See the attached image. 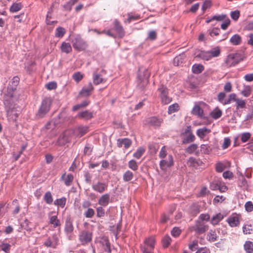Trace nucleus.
<instances>
[{"mask_svg": "<svg viewBox=\"0 0 253 253\" xmlns=\"http://www.w3.org/2000/svg\"><path fill=\"white\" fill-rule=\"evenodd\" d=\"M150 74L147 70H144L142 74L139 71L137 78V84L139 87L144 89L149 82Z\"/></svg>", "mask_w": 253, "mask_h": 253, "instance_id": "4", "label": "nucleus"}, {"mask_svg": "<svg viewBox=\"0 0 253 253\" xmlns=\"http://www.w3.org/2000/svg\"><path fill=\"white\" fill-rule=\"evenodd\" d=\"M174 165L173 157L169 154L165 159H161L160 162V167L162 170H166L168 168H170Z\"/></svg>", "mask_w": 253, "mask_h": 253, "instance_id": "7", "label": "nucleus"}, {"mask_svg": "<svg viewBox=\"0 0 253 253\" xmlns=\"http://www.w3.org/2000/svg\"><path fill=\"white\" fill-rule=\"evenodd\" d=\"M227 17V15L225 14H222L220 15H215L212 16V19L214 20H216V21L220 22L223 21L224 20L226 19Z\"/></svg>", "mask_w": 253, "mask_h": 253, "instance_id": "53", "label": "nucleus"}, {"mask_svg": "<svg viewBox=\"0 0 253 253\" xmlns=\"http://www.w3.org/2000/svg\"><path fill=\"white\" fill-rule=\"evenodd\" d=\"M241 216L237 214H233L229 216L227 219V222L231 227H236L240 224V219Z\"/></svg>", "mask_w": 253, "mask_h": 253, "instance_id": "13", "label": "nucleus"}, {"mask_svg": "<svg viewBox=\"0 0 253 253\" xmlns=\"http://www.w3.org/2000/svg\"><path fill=\"white\" fill-rule=\"evenodd\" d=\"M157 37V33L155 31H150L148 33V39L151 41H154L156 39Z\"/></svg>", "mask_w": 253, "mask_h": 253, "instance_id": "63", "label": "nucleus"}, {"mask_svg": "<svg viewBox=\"0 0 253 253\" xmlns=\"http://www.w3.org/2000/svg\"><path fill=\"white\" fill-rule=\"evenodd\" d=\"M95 214V212L93 209L91 208H88L87 211L84 213V215L86 218H92Z\"/></svg>", "mask_w": 253, "mask_h": 253, "instance_id": "60", "label": "nucleus"}, {"mask_svg": "<svg viewBox=\"0 0 253 253\" xmlns=\"http://www.w3.org/2000/svg\"><path fill=\"white\" fill-rule=\"evenodd\" d=\"M208 32L211 37L217 36L219 34L220 29L218 28H213L209 29Z\"/></svg>", "mask_w": 253, "mask_h": 253, "instance_id": "55", "label": "nucleus"}, {"mask_svg": "<svg viewBox=\"0 0 253 253\" xmlns=\"http://www.w3.org/2000/svg\"><path fill=\"white\" fill-rule=\"evenodd\" d=\"M106 79L101 77V75L97 73H94L93 75V83L95 85H98L101 83L106 82Z\"/></svg>", "mask_w": 253, "mask_h": 253, "instance_id": "27", "label": "nucleus"}, {"mask_svg": "<svg viewBox=\"0 0 253 253\" xmlns=\"http://www.w3.org/2000/svg\"><path fill=\"white\" fill-rule=\"evenodd\" d=\"M211 151V148L208 145L202 144L201 146V151L205 154H209Z\"/></svg>", "mask_w": 253, "mask_h": 253, "instance_id": "56", "label": "nucleus"}, {"mask_svg": "<svg viewBox=\"0 0 253 253\" xmlns=\"http://www.w3.org/2000/svg\"><path fill=\"white\" fill-rule=\"evenodd\" d=\"M133 178V173L130 170L126 171L123 174V180L125 182H128Z\"/></svg>", "mask_w": 253, "mask_h": 253, "instance_id": "36", "label": "nucleus"}, {"mask_svg": "<svg viewBox=\"0 0 253 253\" xmlns=\"http://www.w3.org/2000/svg\"><path fill=\"white\" fill-rule=\"evenodd\" d=\"M163 120L156 117H151L147 119V123L149 125L154 127H158L160 126Z\"/></svg>", "mask_w": 253, "mask_h": 253, "instance_id": "14", "label": "nucleus"}, {"mask_svg": "<svg viewBox=\"0 0 253 253\" xmlns=\"http://www.w3.org/2000/svg\"><path fill=\"white\" fill-rule=\"evenodd\" d=\"M128 18L127 21L130 23L132 21L137 20L140 18V15L138 14H132L131 13H128Z\"/></svg>", "mask_w": 253, "mask_h": 253, "instance_id": "58", "label": "nucleus"}, {"mask_svg": "<svg viewBox=\"0 0 253 253\" xmlns=\"http://www.w3.org/2000/svg\"><path fill=\"white\" fill-rule=\"evenodd\" d=\"M198 148V146L196 144H192L190 145L186 149L185 152L188 154L193 153Z\"/></svg>", "mask_w": 253, "mask_h": 253, "instance_id": "45", "label": "nucleus"}, {"mask_svg": "<svg viewBox=\"0 0 253 253\" xmlns=\"http://www.w3.org/2000/svg\"><path fill=\"white\" fill-rule=\"evenodd\" d=\"M242 42V37L238 34L234 35L230 39V43L233 45H240Z\"/></svg>", "mask_w": 253, "mask_h": 253, "instance_id": "24", "label": "nucleus"}, {"mask_svg": "<svg viewBox=\"0 0 253 253\" xmlns=\"http://www.w3.org/2000/svg\"><path fill=\"white\" fill-rule=\"evenodd\" d=\"M222 114V111L219 109L214 110L211 113V117L214 119L219 118Z\"/></svg>", "mask_w": 253, "mask_h": 253, "instance_id": "39", "label": "nucleus"}, {"mask_svg": "<svg viewBox=\"0 0 253 253\" xmlns=\"http://www.w3.org/2000/svg\"><path fill=\"white\" fill-rule=\"evenodd\" d=\"M154 238H146L144 241V246L142 248L143 253H151L154 247Z\"/></svg>", "mask_w": 253, "mask_h": 253, "instance_id": "9", "label": "nucleus"}, {"mask_svg": "<svg viewBox=\"0 0 253 253\" xmlns=\"http://www.w3.org/2000/svg\"><path fill=\"white\" fill-rule=\"evenodd\" d=\"M244 249L247 253H252L253 252V243L251 241H247L244 244Z\"/></svg>", "mask_w": 253, "mask_h": 253, "instance_id": "41", "label": "nucleus"}, {"mask_svg": "<svg viewBox=\"0 0 253 253\" xmlns=\"http://www.w3.org/2000/svg\"><path fill=\"white\" fill-rule=\"evenodd\" d=\"M79 0H70L68 2L63 5V7L65 10L67 11H71L72 6L74 4L76 3Z\"/></svg>", "mask_w": 253, "mask_h": 253, "instance_id": "40", "label": "nucleus"}, {"mask_svg": "<svg viewBox=\"0 0 253 253\" xmlns=\"http://www.w3.org/2000/svg\"><path fill=\"white\" fill-rule=\"evenodd\" d=\"M110 199V196L109 194L106 193L102 195L98 200V204L105 207L106 206L109 202Z\"/></svg>", "mask_w": 253, "mask_h": 253, "instance_id": "19", "label": "nucleus"}, {"mask_svg": "<svg viewBox=\"0 0 253 253\" xmlns=\"http://www.w3.org/2000/svg\"><path fill=\"white\" fill-rule=\"evenodd\" d=\"M52 99L49 97L44 98L42 101L41 106L38 111L37 116L40 118L44 117L50 110Z\"/></svg>", "mask_w": 253, "mask_h": 253, "instance_id": "3", "label": "nucleus"}, {"mask_svg": "<svg viewBox=\"0 0 253 253\" xmlns=\"http://www.w3.org/2000/svg\"><path fill=\"white\" fill-rule=\"evenodd\" d=\"M73 79L77 83L81 81L83 78V75L80 72H77L73 75Z\"/></svg>", "mask_w": 253, "mask_h": 253, "instance_id": "61", "label": "nucleus"}, {"mask_svg": "<svg viewBox=\"0 0 253 253\" xmlns=\"http://www.w3.org/2000/svg\"><path fill=\"white\" fill-rule=\"evenodd\" d=\"M11 246L8 243H2L0 244V250L4 252L5 253H9Z\"/></svg>", "mask_w": 253, "mask_h": 253, "instance_id": "43", "label": "nucleus"}, {"mask_svg": "<svg viewBox=\"0 0 253 253\" xmlns=\"http://www.w3.org/2000/svg\"><path fill=\"white\" fill-rule=\"evenodd\" d=\"M190 230L198 234H202L208 230V226L200 222H197L195 225L190 228Z\"/></svg>", "mask_w": 253, "mask_h": 253, "instance_id": "11", "label": "nucleus"}, {"mask_svg": "<svg viewBox=\"0 0 253 253\" xmlns=\"http://www.w3.org/2000/svg\"><path fill=\"white\" fill-rule=\"evenodd\" d=\"M211 132V130L206 127L199 128L197 130V135L200 138H204V137Z\"/></svg>", "mask_w": 253, "mask_h": 253, "instance_id": "28", "label": "nucleus"}, {"mask_svg": "<svg viewBox=\"0 0 253 253\" xmlns=\"http://www.w3.org/2000/svg\"><path fill=\"white\" fill-rule=\"evenodd\" d=\"M194 115L197 116L198 118H204L205 117L203 109L198 105H195L191 112Z\"/></svg>", "mask_w": 253, "mask_h": 253, "instance_id": "18", "label": "nucleus"}, {"mask_svg": "<svg viewBox=\"0 0 253 253\" xmlns=\"http://www.w3.org/2000/svg\"><path fill=\"white\" fill-rule=\"evenodd\" d=\"M183 135L185 136L182 141L183 144L190 143L195 139V135L193 134L190 126H188L185 129Z\"/></svg>", "mask_w": 253, "mask_h": 253, "instance_id": "10", "label": "nucleus"}, {"mask_svg": "<svg viewBox=\"0 0 253 253\" xmlns=\"http://www.w3.org/2000/svg\"><path fill=\"white\" fill-rule=\"evenodd\" d=\"M7 115L9 121L14 122L18 117L19 113L14 109H12L7 111Z\"/></svg>", "mask_w": 253, "mask_h": 253, "instance_id": "22", "label": "nucleus"}, {"mask_svg": "<svg viewBox=\"0 0 253 253\" xmlns=\"http://www.w3.org/2000/svg\"><path fill=\"white\" fill-rule=\"evenodd\" d=\"M251 134L249 132H244L241 135V141L245 143L248 141L251 138Z\"/></svg>", "mask_w": 253, "mask_h": 253, "instance_id": "57", "label": "nucleus"}, {"mask_svg": "<svg viewBox=\"0 0 253 253\" xmlns=\"http://www.w3.org/2000/svg\"><path fill=\"white\" fill-rule=\"evenodd\" d=\"M240 62L237 54H230L226 58L224 64L227 68L234 66Z\"/></svg>", "mask_w": 253, "mask_h": 253, "instance_id": "6", "label": "nucleus"}, {"mask_svg": "<svg viewBox=\"0 0 253 253\" xmlns=\"http://www.w3.org/2000/svg\"><path fill=\"white\" fill-rule=\"evenodd\" d=\"M253 231V229L251 225H246L243 227V232L246 234H250Z\"/></svg>", "mask_w": 253, "mask_h": 253, "instance_id": "62", "label": "nucleus"}, {"mask_svg": "<svg viewBox=\"0 0 253 253\" xmlns=\"http://www.w3.org/2000/svg\"><path fill=\"white\" fill-rule=\"evenodd\" d=\"M108 187V185L105 183L98 182L92 185V189L100 193H103Z\"/></svg>", "mask_w": 253, "mask_h": 253, "instance_id": "16", "label": "nucleus"}, {"mask_svg": "<svg viewBox=\"0 0 253 253\" xmlns=\"http://www.w3.org/2000/svg\"><path fill=\"white\" fill-rule=\"evenodd\" d=\"M223 23L221 25V28L222 30H225L227 29L228 27L230 24V20L229 19L228 16L223 21Z\"/></svg>", "mask_w": 253, "mask_h": 253, "instance_id": "59", "label": "nucleus"}, {"mask_svg": "<svg viewBox=\"0 0 253 253\" xmlns=\"http://www.w3.org/2000/svg\"><path fill=\"white\" fill-rule=\"evenodd\" d=\"M128 168L133 171H136L138 169V166L136 162L133 160L129 161L128 163Z\"/></svg>", "mask_w": 253, "mask_h": 253, "instance_id": "51", "label": "nucleus"}, {"mask_svg": "<svg viewBox=\"0 0 253 253\" xmlns=\"http://www.w3.org/2000/svg\"><path fill=\"white\" fill-rule=\"evenodd\" d=\"M210 54L211 59L212 58L217 57L219 56L221 52L220 48L219 46H215L212 48L211 49L208 50Z\"/></svg>", "mask_w": 253, "mask_h": 253, "instance_id": "23", "label": "nucleus"}, {"mask_svg": "<svg viewBox=\"0 0 253 253\" xmlns=\"http://www.w3.org/2000/svg\"><path fill=\"white\" fill-rule=\"evenodd\" d=\"M73 133L72 130H67L65 131L59 137L57 140V143L60 146L64 145L67 143H69L71 140V135Z\"/></svg>", "mask_w": 253, "mask_h": 253, "instance_id": "5", "label": "nucleus"}, {"mask_svg": "<svg viewBox=\"0 0 253 253\" xmlns=\"http://www.w3.org/2000/svg\"><path fill=\"white\" fill-rule=\"evenodd\" d=\"M197 57L204 60L208 61L211 59L208 51H201Z\"/></svg>", "mask_w": 253, "mask_h": 253, "instance_id": "33", "label": "nucleus"}, {"mask_svg": "<svg viewBox=\"0 0 253 253\" xmlns=\"http://www.w3.org/2000/svg\"><path fill=\"white\" fill-rule=\"evenodd\" d=\"M236 110L240 108H244L246 107V101L242 99L238 98L236 100Z\"/></svg>", "mask_w": 253, "mask_h": 253, "instance_id": "42", "label": "nucleus"}, {"mask_svg": "<svg viewBox=\"0 0 253 253\" xmlns=\"http://www.w3.org/2000/svg\"><path fill=\"white\" fill-rule=\"evenodd\" d=\"M204 70V67L201 64H195L192 67V72L194 74H200Z\"/></svg>", "mask_w": 253, "mask_h": 253, "instance_id": "35", "label": "nucleus"}, {"mask_svg": "<svg viewBox=\"0 0 253 253\" xmlns=\"http://www.w3.org/2000/svg\"><path fill=\"white\" fill-rule=\"evenodd\" d=\"M168 155L166 147L164 146L161 148L159 152V157L161 159H163L166 158Z\"/></svg>", "mask_w": 253, "mask_h": 253, "instance_id": "52", "label": "nucleus"}, {"mask_svg": "<svg viewBox=\"0 0 253 253\" xmlns=\"http://www.w3.org/2000/svg\"><path fill=\"white\" fill-rule=\"evenodd\" d=\"M223 218V215L221 213H218L211 218V223L213 225H216Z\"/></svg>", "mask_w": 253, "mask_h": 253, "instance_id": "31", "label": "nucleus"}, {"mask_svg": "<svg viewBox=\"0 0 253 253\" xmlns=\"http://www.w3.org/2000/svg\"><path fill=\"white\" fill-rule=\"evenodd\" d=\"M158 90L161 93L160 97L161 99L162 103L164 104H168L169 103L171 100V98L168 96V89L164 85L159 88Z\"/></svg>", "mask_w": 253, "mask_h": 253, "instance_id": "8", "label": "nucleus"}, {"mask_svg": "<svg viewBox=\"0 0 253 253\" xmlns=\"http://www.w3.org/2000/svg\"><path fill=\"white\" fill-rule=\"evenodd\" d=\"M47 247L55 248L57 244V238H48L44 243Z\"/></svg>", "mask_w": 253, "mask_h": 253, "instance_id": "29", "label": "nucleus"}, {"mask_svg": "<svg viewBox=\"0 0 253 253\" xmlns=\"http://www.w3.org/2000/svg\"><path fill=\"white\" fill-rule=\"evenodd\" d=\"M179 109V106L177 103L173 104L169 107L168 113L171 114L178 111Z\"/></svg>", "mask_w": 253, "mask_h": 253, "instance_id": "46", "label": "nucleus"}, {"mask_svg": "<svg viewBox=\"0 0 253 253\" xmlns=\"http://www.w3.org/2000/svg\"><path fill=\"white\" fill-rule=\"evenodd\" d=\"M94 90V87L91 83H89L87 86H84L80 92V94L84 96H88Z\"/></svg>", "mask_w": 253, "mask_h": 253, "instance_id": "15", "label": "nucleus"}, {"mask_svg": "<svg viewBox=\"0 0 253 253\" xmlns=\"http://www.w3.org/2000/svg\"><path fill=\"white\" fill-rule=\"evenodd\" d=\"M148 148L151 154H155L157 153L159 147L157 144L152 143L149 144Z\"/></svg>", "mask_w": 253, "mask_h": 253, "instance_id": "47", "label": "nucleus"}, {"mask_svg": "<svg viewBox=\"0 0 253 253\" xmlns=\"http://www.w3.org/2000/svg\"><path fill=\"white\" fill-rule=\"evenodd\" d=\"M19 78L17 76L14 77L9 83L7 91L4 94L3 101L5 105L9 106L14 103L17 98L15 95L16 87L19 83Z\"/></svg>", "mask_w": 253, "mask_h": 253, "instance_id": "1", "label": "nucleus"}, {"mask_svg": "<svg viewBox=\"0 0 253 253\" xmlns=\"http://www.w3.org/2000/svg\"><path fill=\"white\" fill-rule=\"evenodd\" d=\"M103 246H104V250L106 252L111 253V250L110 247V243L107 238H104V241L102 242Z\"/></svg>", "mask_w": 253, "mask_h": 253, "instance_id": "54", "label": "nucleus"}, {"mask_svg": "<svg viewBox=\"0 0 253 253\" xmlns=\"http://www.w3.org/2000/svg\"><path fill=\"white\" fill-rule=\"evenodd\" d=\"M78 117L80 119H84L86 120H90L93 118L92 113L88 110L81 112L78 115Z\"/></svg>", "mask_w": 253, "mask_h": 253, "instance_id": "25", "label": "nucleus"}, {"mask_svg": "<svg viewBox=\"0 0 253 253\" xmlns=\"http://www.w3.org/2000/svg\"><path fill=\"white\" fill-rule=\"evenodd\" d=\"M49 222L51 224L53 225L54 228L61 225L60 220L58 219L56 215L51 216L49 218Z\"/></svg>", "mask_w": 253, "mask_h": 253, "instance_id": "34", "label": "nucleus"}, {"mask_svg": "<svg viewBox=\"0 0 253 253\" xmlns=\"http://www.w3.org/2000/svg\"><path fill=\"white\" fill-rule=\"evenodd\" d=\"M123 145L125 149H127L131 145V141L128 138L119 139L117 142L118 146L122 147Z\"/></svg>", "mask_w": 253, "mask_h": 253, "instance_id": "20", "label": "nucleus"}, {"mask_svg": "<svg viewBox=\"0 0 253 253\" xmlns=\"http://www.w3.org/2000/svg\"><path fill=\"white\" fill-rule=\"evenodd\" d=\"M71 42L74 48L78 51L84 50L87 47L86 42L79 35L74 36Z\"/></svg>", "mask_w": 253, "mask_h": 253, "instance_id": "2", "label": "nucleus"}, {"mask_svg": "<svg viewBox=\"0 0 253 253\" xmlns=\"http://www.w3.org/2000/svg\"><path fill=\"white\" fill-rule=\"evenodd\" d=\"M200 207L197 204H193L190 208V213L192 216H196L200 212Z\"/></svg>", "mask_w": 253, "mask_h": 253, "instance_id": "37", "label": "nucleus"}, {"mask_svg": "<svg viewBox=\"0 0 253 253\" xmlns=\"http://www.w3.org/2000/svg\"><path fill=\"white\" fill-rule=\"evenodd\" d=\"M23 5L21 2H15L10 7L9 10L11 12L14 13L19 11L22 8Z\"/></svg>", "mask_w": 253, "mask_h": 253, "instance_id": "30", "label": "nucleus"}, {"mask_svg": "<svg viewBox=\"0 0 253 253\" xmlns=\"http://www.w3.org/2000/svg\"><path fill=\"white\" fill-rule=\"evenodd\" d=\"M61 51L66 54L72 52V48L70 43L63 42L60 47Z\"/></svg>", "mask_w": 253, "mask_h": 253, "instance_id": "26", "label": "nucleus"}, {"mask_svg": "<svg viewBox=\"0 0 253 253\" xmlns=\"http://www.w3.org/2000/svg\"><path fill=\"white\" fill-rule=\"evenodd\" d=\"M66 33L65 29L62 27H58L56 29L55 36L57 38H62Z\"/></svg>", "mask_w": 253, "mask_h": 253, "instance_id": "38", "label": "nucleus"}, {"mask_svg": "<svg viewBox=\"0 0 253 253\" xmlns=\"http://www.w3.org/2000/svg\"><path fill=\"white\" fill-rule=\"evenodd\" d=\"M43 199L45 202L48 204H51L53 202L52 196L49 191L45 193Z\"/></svg>", "mask_w": 253, "mask_h": 253, "instance_id": "48", "label": "nucleus"}, {"mask_svg": "<svg viewBox=\"0 0 253 253\" xmlns=\"http://www.w3.org/2000/svg\"><path fill=\"white\" fill-rule=\"evenodd\" d=\"M246 210L248 212H251L253 211V204L252 202H248L245 205Z\"/></svg>", "mask_w": 253, "mask_h": 253, "instance_id": "64", "label": "nucleus"}, {"mask_svg": "<svg viewBox=\"0 0 253 253\" xmlns=\"http://www.w3.org/2000/svg\"><path fill=\"white\" fill-rule=\"evenodd\" d=\"M88 131V126L81 125L76 127L74 131H73V133H74L77 137H81L87 133Z\"/></svg>", "mask_w": 253, "mask_h": 253, "instance_id": "12", "label": "nucleus"}, {"mask_svg": "<svg viewBox=\"0 0 253 253\" xmlns=\"http://www.w3.org/2000/svg\"><path fill=\"white\" fill-rule=\"evenodd\" d=\"M145 149L143 147H139L136 151L133 154V157L136 159H139L143 155Z\"/></svg>", "mask_w": 253, "mask_h": 253, "instance_id": "44", "label": "nucleus"}, {"mask_svg": "<svg viewBox=\"0 0 253 253\" xmlns=\"http://www.w3.org/2000/svg\"><path fill=\"white\" fill-rule=\"evenodd\" d=\"M61 179L64 181V184L67 186H70L74 179V176L72 174H69L68 175L64 173L61 176Z\"/></svg>", "mask_w": 253, "mask_h": 253, "instance_id": "21", "label": "nucleus"}, {"mask_svg": "<svg viewBox=\"0 0 253 253\" xmlns=\"http://www.w3.org/2000/svg\"><path fill=\"white\" fill-rule=\"evenodd\" d=\"M114 29L118 37L122 38L124 36L125 32L123 28L117 20L114 21Z\"/></svg>", "mask_w": 253, "mask_h": 253, "instance_id": "17", "label": "nucleus"}, {"mask_svg": "<svg viewBox=\"0 0 253 253\" xmlns=\"http://www.w3.org/2000/svg\"><path fill=\"white\" fill-rule=\"evenodd\" d=\"M66 202V199L63 197L60 199H58L54 201V205L60 206L61 208H64L65 206Z\"/></svg>", "mask_w": 253, "mask_h": 253, "instance_id": "50", "label": "nucleus"}, {"mask_svg": "<svg viewBox=\"0 0 253 253\" xmlns=\"http://www.w3.org/2000/svg\"><path fill=\"white\" fill-rule=\"evenodd\" d=\"M65 230L67 233H71L73 230L72 221L70 217H68L66 219Z\"/></svg>", "mask_w": 253, "mask_h": 253, "instance_id": "32", "label": "nucleus"}, {"mask_svg": "<svg viewBox=\"0 0 253 253\" xmlns=\"http://www.w3.org/2000/svg\"><path fill=\"white\" fill-rule=\"evenodd\" d=\"M185 57V56L183 54L176 56L173 60L174 64L176 66H178L180 63H182Z\"/></svg>", "mask_w": 253, "mask_h": 253, "instance_id": "49", "label": "nucleus"}]
</instances>
